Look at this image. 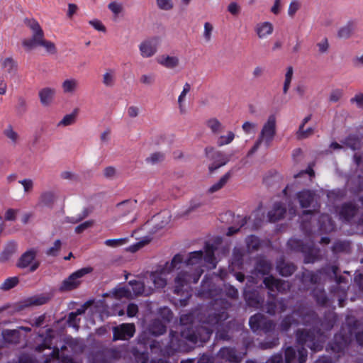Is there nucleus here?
I'll use <instances>...</instances> for the list:
<instances>
[{"label":"nucleus","mask_w":363,"mask_h":363,"mask_svg":"<svg viewBox=\"0 0 363 363\" xmlns=\"http://www.w3.org/2000/svg\"><path fill=\"white\" fill-rule=\"evenodd\" d=\"M293 314L298 316L300 320L292 319L291 315L285 317L280 324L281 330L288 331L293 323L312 325V328L308 331L298 330L296 332L297 343L306 345L313 352L321 350L327 336L324 333H321L320 330L322 328L325 331L330 330L337 321L336 315L330 312L325 316L324 321L320 322L314 311L307 306H300L293 312Z\"/></svg>","instance_id":"nucleus-1"},{"label":"nucleus","mask_w":363,"mask_h":363,"mask_svg":"<svg viewBox=\"0 0 363 363\" xmlns=\"http://www.w3.org/2000/svg\"><path fill=\"white\" fill-rule=\"evenodd\" d=\"M215 248L212 245L206 244L204 250L194 251L189 253L184 264L185 267L200 279L204 272V268L215 269L216 261L214 255Z\"/></svg>","instance_id":"nucleus-2"},{"label":"nucleus","mask_w":363,"mask_h":363,"mask_svg":"<svg viewBox=\"0 0 363 363\" xmlns=\"http://www.w3.org/2000/svg\"><path fill=\"white\" fill-rule=\"evenodd\" d=\"M263 282L265 286L269 290V300L267 302L266 304V312L269 315H273L276 313L277 306L279 308L280 313L285 311L287 307L285 300L281 298L277 303L276 295L273 293L275 291L284 293L289 290V283L286 281L275 279L272 276L265 277Z\"/></svg>","instance_id":"nucleus-3"},{"label":"nucleus","mask_w":363,"mask_h":363,"mask_svg":"<svg viewBox=\"0 0 363 363\" xmlns=\"http://www.w3.org/2000/svg\"><path fill=\"white\" fill-rule=\"evenodd\" d=\"M26 24L32 31V36L30 38L24 39L22 41L23 46L27 50H31L38 46H41L45 48L47 52L55 53V44L45 39V34L40 24L34 19L27 20Z\"/></svg>","instance_id":"nucleus-4"},{"label":"nucleus","mask_w":363,"mask_h":363,"mask_svg":"<svg viewBox=\"0 0 363 363\" xmlns=\"http://www.w3.org/2000/svg\"><path fill=\"white\" fill-rule=\"evenodd\" d=\"M226 303L222 300H215L213 304L214 312L208 314L205 320V323L211 325L217 330V336L220 339L225 340L227 337L225 328L227 323Z\"/></svg>","instance_id":"nucleus-5"},{"label":"nucleus","mask_w":363,"mask_h":363,"mask_svg":"<svg viewBox=\"0 0 363 363\" xmlns=\"http://www.w3.org/2000/svg\"><path fill=\"white\" fill-rule=\"evenodd\" d=\"M276 117L274 115H270L267 121L264 123L258 138L254 146L250 150L249 154L255 152L259 147L262 144L266 148H268L276 134Z\"/></svg>","instance_id":"nucleus-6"},{"label":"nucleus","mask_w":363,"mask_h":363,"mask_svg":"<svg viewBox=\"0 0 363 363\" xmlns=\"http://www.w3.org/2000/svg\"><path fill=\"white\" fill-rule=\"evenodd\" d=\"M249 325L251 330L257 334L260 332L265 334L273 333L276 328V323L262 313H257L251 316Z\"/></svg>","instance_id":"nucleus-7"},{"label":"nucleus","mask_w":363,"mask_h":363,"mask_svg":"<svg viewBox=\"0 0 363 363\" xmlns=\"http://www.w3.org/2000/svg\"><path fill=\"white\" fill-rule=\"evenodd\" d=\"M199 279V277H195V274L185 267L177 272L174 279V292L179 294L185 286L191 283H196Z\"/></svg>","instance_id":"nucleus-8"},{"label":"nucleus","mask_w":363,"mask_h":363,"mask_svg":"<svg viewBox=\"0 0 363 363\" xmlns=\"http://www.w3.org/2000/svg\"><path fill=\"white\" fill-rule=\"evenodd\" d=\"M287 245L289 249L294 251L301 252L306 254L304 262L306 263H310L314 262V258H311V255L313 253L314 244L311 240L307 243H304L303 240L291 238L287 242Z\"/></svg>","instance_id":"nucleus-9"},{"label":"nucleus","mask_w":363,"mask_h":363,"mask_svg":"<svg viewBox=\"0 0 363 363\" xmlns=\"http://www.w3.org/2000/svg\"><path fill=\"white\" fill-rule=\"evenodd\" d=\"M308 357V352L301 347L297 350L292 347L285 350V363H305Z\"/></svg>","instance_id":"nucleus-10"},{"label":"nucleus","mask_w":363,"mask_h":363,"mask_svg":"<svg viewBox=\"0 0 363 363\" xmlns=\"http://www.w3.org/2000/svg\"><path fill=\"white\" fill-rule=\"evenodd\" d=\"M337 271L338 267L333 265L317 271L316 272H310L307 275L304 274L303 277L308 278L312 284H318L320 283L322 279L325 280L326 277H337Z\"/></svg>","instance_id":"nucleus-11"},{"label":"nucleus","mask_w":363,"mask_h":363,"mask_svg":"<svg viewBox=\"0 0 363 363\" xmlns=\"http://www.w3.org/2000/svg\"><path fill=\"white\" fill-rule=\"evenodd\" d=\"M91 271V268L86 267L72 273L67 279L63 281L60 289L64 291L77 288L79 285V281L77 279L82 277Z\"/></svg>","instance_id":"nucleus-12"},{"label":"nucleus","mask_w":363,"mask_h":363,"mask_svg":"<svg viewBox=\"0 0 363 363\" xmlns=\"http://www.w3.org/2000/svg\"><path fill=\"white\" fill-rule=\"evenodd\" d=\"M129 284L132 286L133 294L135 296L145 295L149 296L153 291V286L149 285V281L146 277L142 281L133 280L129 281Z\"/></svg>","instance_id":"nucleus-13"},{"label":"nucleus","mask_w":363,"mask_h":363,"mask_svg":"<svg viewBox=\"0 0 363 363\" xmlns=\"http://www.w3.org/2000/svg\"><path fill=\"white\" fill-rule=\"evenodd\" d=\"M113 330L114 340H126L133 336L135 328L133 323H123L114 327Z\"/></svg>","instance_id":"nucleus-14"},{"label":"nucleus","mask_w":363,"mask_h":363,"mask_svg":"<svg viewBox=\"0 0 363 363\" xmlns=\"http://www.w3.org/2000/svg\"><path fill=\"white\" fill-rule=\"evenodd\" d=\"M359 209L352 203L342 205L339 211L340 219L343 222H350L357 214Z\"/></svg>","instance_id":"nucleus-15"},{"label":"nucleus","mask_w":363,"mask_h":363,"mask_svg":"<svg viewBox=\"0 0 363 363\" xmlns=\"http://www.w3.org/2000/svg\"><path fill=\"white\" fill-rule=\"evenodd\" d=\"M200 330H205L206 332V334L208 336L211 333L208 330H206V329L203 328V327L198 328L196 332L193 330L191 328H186L181 331L180 336L183 339H185L186 340H188L192 343L196 344L199 341H201L203 340L201 337Z\"/></svg>","instance_id":"nucleus-16"},{"label":"nucleus","mask_w":363,"mask_h":363,"mask_svg":"<svg viewBox=\"0 0 363 363\" xmlns=\"http://www.w3.org/2000/svg\"><path fill=\"white\" fill-rule=\"evenodd\" d=\"M170 341L169 347L174 351L178 352H186L188 350V346L186 343V340L183 339L180 334L174 331L169 333Z\"/></svg>","instance_id":"nucleus-17"},{"label":"nucleus","mask_w":363,"mask_h":363,"mask_svg":"<svg viewBox=\"0 0 363 363\" xmlns=\"http://www.w3.org/2000/svg\"><path fill=\"white\" fill-rule=\"evenodd\" d=\"M89 211L79 203L73 204L69 211L68 218L74 223L78 222L86 218Z\"/></svg>","instance_id":"nucleus-18"},{"label":"nucleus","mask_w":363,"mask_h":363,"mask_svg":"<svg viewBox=\"0 0 363 363\" xmlns=\"http://www.w3.org/2000/svg\"><path fill=\"white\" fill-rule=\"evenodd\" d=\"M274 31V26L269 21L259 22L255 26V32L259 39H266Z\"/></svg>","instance_id":"nucleus-19"},{"label":"nucleus","mask_w":363,"mask_h":363,"mask_svg":"<svg viewBox=\"0 0 363 363\" xmlns=\"http://www.w3.org/2000/svg\"><path fill=\"white\" fill-rule=\"evenodd\" d=\"M347 345V340L343 335L337 334L334 337L333 342H330L326 347V350H331L335 353L343 352Z\"/></svg>","instance_id":"nucleus-20"},{"label":"nucleus","mask_w":363,"mask_h":363,"mask_svg":"<svg viewBox=\"0 0 363 363\" xmlns=\"http://www.w3.org/2000/svg\"><path fill=\"white\" fill-rule=\"evenodd\" d=\"M162 274L161 271L157 270L154 272H151L148 276H146L147 280L149 281V285H153V289H162L164 288L167 284V279L162 277Z\"/></svg>","instance_id":"nucleus-21"},{"label":"nucleus","mask_w":363,"mask_h":363,"mask_svg":"<svg viewBox=\"0 0 363 363\" xmlns=\"http://www.w3.org/2000/svg\"><path fill=\"white\" fill-rule=\"evenodd\" d=\"M301 208H308L314 201L315 194L310 190H303L296 194Z\"/></svg>","instance_id":"nucleus-22"},{"label":"nucleus","mask_w":363,"mask_h":363,"mask_svg":"<svg viewBox=\"0 0 363 363\" xmlns=\"http://www.w3.org/2000/svg\"><path fill=\"white\" fill-rule=\"evenodd\" d=\"M286 213V208L281 203H275L273 208L268 213L269 220L271 222H275L284 217Z\"/></svg>","instance_id":"nucleus-23"},{"label":"nucleus","mask_w":363,"mask_h":363,"mask_svg":"<svg viewBox=\"0 0 363 363\" xmlns=\"http://www.w3.org/2000/svg\"><path fill=\"white\" fill-rule=\"evenodd\" d=\"M55 91L50 87H45L39 91L38 96L42 105L48 106L52 101Z\"/></svg>","instance_id":"nucleus-24"},{"label":"nucleus","mask_w":363,"mask_h":363,"mask_svg":"<svg viewBox=\"0 0 363 363\" xmlns=\"http://www.w3.org/2000/svg\"><path fill=\"white\" fill-rule=\"evenodd\" d=\"M56 201V195L52 191H43L39 196V205L52 207Z\"/></svg>","instance_id":"nucleus-25"},{"label":"nucleus","mask_w":363,"mask_h":363,"mask_svg":"<svg viewBox=\"0 0 363 363\" xmlns=\"http://www.w3.org/2000/svg\"><path fill=\"white\" fill-rule=\"evenodd\" d=\"M37 251L30 250L23 253L17 263V267L20 268H26L32 264L36 257Z\"/></svg>","instance_id":"nucleus-26"},{"label":"nucleus","mask_w":363,"mask_h":363,"mask_svg":"<svg viewBox=\"0 0 363 363\" xmlns=\"http://www.w3.org/2000/svg\"><path fill=\"white\" fill-rule=\"evenodd\" d=\"M319 230L323 233H328L334 230L335 225L328 214H322L318 218Z\"/></svg>","instance_id":"nucleus-27"},{"label":"nucleus","mask_w":363,"mask_h":363,"mask_svg":"<svg viewBox=\"0 0 363 363\" xmlns=\"http://www.w3.org/2000/svg\"><path fill=\"white\" fill-rule=\"evenodd\" d=\"M184 260L182 255L177 254L173 257L171 262H166L160 269V271L164 274H169L177 267V264L184 262Z\"/></svg>","instance_id":"nucleus-28"},{"label":"nucleus","mask_w":363,"mask_h":363,"mask_svg":"<svg viewBox=\"0 0 363 363\" xmlns=\"http://www.w3.org/2000/svg\"><path fill=\"white\" fill-rule=\"evenodd\" d=\"M184 260L182 255L177 254L173 257L171 262H166L160 269V271L164 274H169L177 267V264L184 262Z\"/></svg>","instance_id":"nucleus-29"},{"label":"nucleus","mask_w":363,"mask_h":363,"mask_svg":"<svg viewBox=\"0 0 363 363\" xmlns=\"http://www.w3.org/2000/svg\"><path fill=\"white\" fill-rule=\"evenodd\" d=\"M48 301V298L44 296H33L25 300L19 308L23 309L33 306H40L47 303Z\"/></svg>","instance_id":"nucleus-30"},{"label":"nucleus","mask_w":363,"mask_h":363,"mask_svg":"<svg viewBox=\"0 0 363 363\" xmlns=\"http://www.w3.org/2000/svg\"><path fill=\"white\" fill-rule=\"evenodd\" d=\"M277 269L280 275L283 277H289L295 272L296 267L293 264L281 261L278 262Z\"/></svg>","instance_id":"nucleus-31"},{"label":"nucleus","mask_w":363,"mask_h":363,"mask_svg":"<svg viewBox=\"0 0 363 363\" xmlns=\"http://www.w3.org/2000/svg\"><path fill=\"white\" fill-rule=\"evenodd\" d=\"M166 325H164L162 320L158 319L154 320L149 327L150 333L155 336L164 334L166 332Z\"/></svg>","instance_id":"nucleus-32"},{"label":"nucleus","mask_w":363,"mask_h":363,"mask_svg":"<svg viewBox=\"0 0 363 363\" xmlns=\"http://www.w3.org/2000/svg\"><path fill=\"white\" fill-rule=\"evenodd\" d=\"M4 340L9 343H18L20 339L19 330H4L1 333Z\"/></svg>","instance_id":"nucleus-33"},{"label":"nucleus","mask_w":363,"mask_h":363,"mask_svg":"<svg viewBox=\"0 0 363 363\" xmlns=\"http://www.w3.org/2000/svg\"><path fill=\"white\" fill-rule=\"evenodd\" d=\"M164 153L162 152H155L145 158V162L148 167H154L164 160Z\"/></svg>","instance_id":"nucleus-34"},{"label":"nucleus","mask_w":363,"mask_h":363,"mask_svg":"<svg viewBox=\"0 0 363 363\" xmlns=\"http://www.w3.org/2000/svg\"><path fill=\"white\" fill-rule=\"evenodd\" d=\"M313 296L314 298L316 300L318 304L320 306H327L329 302V299L327 298L324 290L315 288L313 290Z\"/></svg>","instance_id":"nucleus-35"},{"label":"nucleus","mask_w":363,"mask_h":363,"mask_svg":"<svg viewBox=\"0 0 363 363\" xmlns=\"http://www.w3.org/2000/svg\"><path fill=\"white\" fill-rule=\"evenodd\" d=\"M255 269L262 274H267L272 269V264L264 259H260L257 261Z\"/></svg>","instance_id":"nucleus-36"},{"label":"nucleus","mask_w":363,"mask_h":363,"mask_svg":"<svg viewBox=\"0 0 363 363\" xmlns=\"http://www.w3.org/2000/svg\"><path fill=\"white\" fill-rule=\"evenodd\" d=\"M1 67L10 74L17 67V63L11 57H6L1 61Z\"/></svg>","instance_id":"nucleus-37"},{"label":"nucleus","mask_w":363,"mask_h":363,"mask_svg":"<svg viewBox=\"0 0 363 363\" xmlns=\"http://www.w3.org/2000/svg\"><path fill=\"white\" fill-rule=\"evenodd\" d=\"M226 183H227V174H224L218 182L215 183L211 187H209L206 191V194L208 195H211V194H215L216 192L220 190L225 185Z\"/></svg>","instance_id":"nucleus-38"},{"label":"nucleus","mask_w":363,"mask_h":363,"mask_svg":"<svg viewBox=\"0 0 363 363\" xmlns=\"http://www.w3.org/2000/svg\"><path fill=\"white\" fill-rule=\"evenodd\" d=\"M142 56L148 57L152 56L156 51L155 48L150 42H144L140 45Z\"/></svg>","instance_id":"nucleus-39"},{"label":"nucleus","mask_w":363,"mask_h":363,"mask_svg":"<svg viewBox=\"0 0 363 363\" xmlns=\"http://www.w3.org/2000/svg\"><path fill=\"white\" fill-rule=\"evenodd\" d=\"M345 145L352 150H356L360 148L361 141L357 136L350 135L348 136L345 142Z\"/></svg>","instance_id":"nucleus-40"},{"label":"nucleus","mask_w":363,"mask_h":363,"mask_svg":"<svg viewBox=\"0 0 363 363\" xmlns=\"http://www.w3.org/2000/svg\"><path fill=\"white\" fill-rule=\"evenodd\" d=\"M4 135L11 141L13 144L17 143L19 135L18 133L13 129V128L9 125L3 131Z\"/></svg>","instance_id":"nucleus-41"},{"label":"nucleus","mask_w":363,"mask_h":363,"mask_svg":"<svg viewBox=\"0 0 363 363\" xmlns=\"http://www.w3.org/2000/svg\"><path fill=\"white\" fill-rule=\"evenodd\" d=\"M246 245L248 251H255L259 248L260 240L257 236L250 235L246 238Z\"/></svg>","instance_id":"nucleus-42"},{"label":"nucleus","mask_w":363,"mask_h":363,"mask_svg":"<svg viewBox=\"0 0 363 363\" xmlns=\"http://www.w3.org/2000/svg\"><path fill=\"white\" fill-rule=\"evenodd\" d=\"M294 74V69L291 66H289L286 68V72L285 73L284 77V86H283V92L284 94H286L290 85L291 82L293 78Z\"/></svg>","instance_id":"nucleus-43"},{"label":"nucleus","mask_w":363,"mask_h":363,"mask_svg":"<svg viewBox=\"0 0 363 363\" xmlns=\"http://www.w3.org/2000/svg\"><path fill=\"white\" fill-rule=\"evenodd\" d=\"M65 93H73L77 86V82L75 79H66L62 84Z\"/></svg>","instance_id":"nucleus-44"},{"label":"nucleus","mask_w":363,"mask_h":363,"mask_svg":"<svg viewBox=\"0 0 363 363\" xmlns=\"http://www.w3.org/2000/svg\"><path fill=\"white\" fill-rule=\"evenodd\" d=\"M346 290L345 288H342L340 286H338L337 289L333 293V296L337 298V301L339 302V306L342 307L344 306V302L346 300Z\"/></svg>","instance_id":"nucleus-45"},{"label":"nucleus","mask_w":363,"mask_h":363,"mask_svg":"<svg viewBox=\"0 0 363 363\" xmlns=\"http://www.w3.org/2000/svg\"><path fill=\"white\" fill-rule=\"evenodd\" d=\"M151 240H152V238H150L149 236L145 237L140 241L137 242L136 244L133 245L130 247H129L128 251H130L131 252H135L138 250H139L140 249H141L142 247H143L144 246H145L146 245L149 244L151 242Z\"/></svg>","instance_id":"nucleus-46"},{"label":"nucleus","mask_w":363,"mask_h":363,"mask_svg":"<svg viewBox=\"0 0 363 363\" xmlns=\"http://www.w3.org/2000/svg\"><path fill=\"white\" fill-rule=\"evenodd\" d=\"M160 62L167 67L173 68L178 65L179 60L176 57L167 56L162 57Z\"/></svg>","instance_id":"nucleus-47"},{"label":"nucleus","mask_w":363,"mask_h":363,"mask_svg":"<svg viewBox=\"0 0 363 363\" xmlns=\"http://www.w3.org/2000/svg\"><path fill=\"white\" fill-rule=\"evenodd\" d=\"M236 223H238V225L236 227L231 226L228 227V236L235 233L239 230V229L242 227L246 223V219L244 217L238 216L235 218Z\"/></svg>","instance_id":"nucleus-48"},{"label":"nucleus","mask_w":363,"mask_h":363,"mask_svg":"<svg viewBox=\"0 0 363 363\" xmlns=\"http://www.w3.org/2000/svg\"><path fill=\"white\" fill-rule=\"evenodd\" d=\"M18 283V279L17 277H11L7 279H6L0 286V288L2 290L7 291L12 288H13L15 286H16Z\"/></svg>","instance_id":"nucleus-49"},{"label":"nucleus","mask_w":363,"mask_h":363,"mask_svg":"<svg viewBox=\"0 0 363 363\" xmlns=\"http://www.w3.org/2000/svg\"><path fill=\"white\" fill-rule=\"evenodd\" d=\"M300 8H301L300 2L298 0H292L289 4L288 11H287L289 16H290L291 18H293L295 16V14L296 13V12L299 10Z\"/></svg>","instance_id":"nucleus-50"},{"label":"nucleus","mask_w":363,"mask_h":363,"mask_svg":"<svg viewBox=\"0 0 363 363\" xmlns=\"http://www.w3.org/2000/svg\"><path fill=\"white\" fill-rule=\"evenodd\" d=\"M114 296L117 298H133V296L132 292L125 288H121L118 289H116L114 291Z\"/></svg>","instance_id":"nucleus-51"},{"label":"nucleus","mask_w":363,"mask_h":363,"mask_svg":"<svg viewBox=\"0 0 363 363\" xmlns=\"http://www.w3.org/2000/svg\"><path fill=\"white\" fill-rule=\"evenodd\" d=\"M313 133V128H308L304 130V127L299 126L298 131L296 132V136L298 139H304L311 136Z\"/></svg>","instance_id":"nucleus-52"},{"label":"nucleus","mask_w":363,"mask_h":363,"mask_svg":"<svg viewBox=\"0 0 363 363\" xmlns=\"http://www.w3.org/2000/svg\"><path fill=\"white\" fill-rule=\"evenodd\" d=\"M121 217L123 221L133 222L136 220V214L133 208H128L126 211L121 215Z\"/></svg>","instance_id":"nucleus-53"},{"label":"nucleus","mask_w":363,"mask_h":363,"mask_svg":"<svg viewBox=\"0 0 363 363\" xmlns=\"http://www.w3.org/2000/svg\"><path fill=\"white\" fill-rule=\"evenodd\" d=\"M18 183L23 186L24 192L26 194L30 192L33 189L34 183L33 181L30 179H24L20 180L18 181Z\"/></svg>","instance_id":"nucleus-54"},{"label":"nucleus","mask_w":363,"mask_h":363,"mask_svg":"<svg viewBox=\"0 0 363 363\" xmlns=\"http://www.w3.org/2000/svg\"><path fill=\"white\" fill-rule=\"evenodd\" d=\"M126 240V238L109 239L105 241V244L108 247H116L123 245Z\"/></svg>","instance_id":"nucleus-55"},{"label":"nucleus","mask_w":363,"mask_h":363,"mask_svg":"<svg viewBox=\"0 0 363 363\" xmlns=\"http://www.w3.org/2000/svg\"><path fill=\"white\" fill-rule=\"evenodd\" d=\"M279 345V338L274 337L271 341H264L260 343V347L264 350L273 348Z\"/></svg>","instance_id":"nucleus-56"},{"label":"nucleus","mask_w":363,"mask_h":363,"mask_svg":"<svg viewBox=\"0 0 363 363\" xmlns=\"http://www.w3.org/2000/svg\"><path fill=\"white\" fill-rule=\"evenodd\" d=\"M352 33V28L350 25H347L341 28L338 31V36L342 38H347Z\"/></svg>","instance_id":"nucleus-57"},{"label":"nucleus","mask_w":363,"mask_h":363,"mask_svg":"<svg viewBox=\"0 0 363 363\" xmlns=\"http://www.w3.org/2000/svg\"><path fill=\"white\" fill-rule=\"evenodd\" d=\"M61 247V241L60 240H57L54 245L49 249H48L46 254L49 256H56L59 250Z\"/></svg>","instance_id":"nucleus-58"},{"label":"nucleus","mask_w":363,"mask_h":363,"mask_svg":"<svg viewBox=\"0 0 363 363\" xmlns=\"http://www.w3.org/2000/svg\"><path fill=\"white\" fill-rule=\"evenodd\" d=\"M158 7L162 10H170L173 8L174 4L171 0H157Z\"/></svg>","instance_id":"nucleus-59"},{"label":"nucleus","mask_w":363,"mask_h":363,"mask_svg":"<svg viewBox=\"0 0 363 363\" xmlns=\"http://www.w3.org/2000/svg\"><path fill=\"white\" fill-rule=\"evenodd\" d=\"M194 319V316L191 313L182 314L180 317V323L183 325H188L193 323Z\"/></svg>","instance_id":"nucleus-60"},{"label":"nucleus","mask_w":363,"mask_h":363,"mask_svg":"<svg viewBox=\"0 0 363 363\" xmlns=\"http://www.w3.org/2000/svg\"><path fill=\"white\" fill-rule=\"evenodd\" d=\"M226 163L225 159L224 157L220 158L218 161H215L211 165L209 166L208 169L210 173H213L214 171L218 169L223 166H225Z\"/></svg>","instance_id":"nucleus-61"},{"label":"nucleus","mask_w":363,"mask_h":363,"mask_svg":"<svg viewBox=\"0 0 363 363\" xmlns=\"http://www.w3.org/2000/svg\"><path fill=\"white\" fill-rule=\"evenodd\" d=\"M342 96V91L340 89H335L331 91L329 100L330 102L336 103L337 102Z\"/></svg>","instance_id":"nucleus-62"},{"label":"nucleus","mask_w":363,"mask_h":363,"mask_svg":"<svg viewBox=\"0 0 363 363\" xmlns=\"http://www.w3.org/2000/svg\"><path fill=\"white\" fill-rule=\"evenodd\" d=\"M228 362L230 363H240L241 358L239 355L235 354V352L233 349L228 348Z\"/></svg>","instance_id":"nucleus-63"},{"label":"nucleus","mask_w":363,"mask_h":363,"mask_svg":"<svg viewBox=\"0 0 363 363\" xmlns=\"http://www.w3.org/2000/svg\"><path fill=\"white\" fill-rule=\"evenodd\" d=\"M350 102L352 104H355L358 108H363V94L359 93L356 94L350 99Z\"/></svg>","instance_id":"nucleus-64"}]
</instances>
